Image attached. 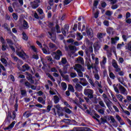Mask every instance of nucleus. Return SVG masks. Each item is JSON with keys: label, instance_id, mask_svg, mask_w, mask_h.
Masks as SVG:
<instances>
[{"label": "nucleus", "instance_id": "1", "mask_svg": "<svg viewBox=\"0 0 131 131\" xmlns=\"http://www.w3.org/2000/svg\"><path fill=\"white\" fill-rule=\"evenodd\" d=\"M18 104L17 103H16L14 105L15 111H13L12 116L11 113H9V112L8 113V114L6 118V120H7V121L8 122H10L11 119H12L13 120H15V118H16V112H18Z\"/></svg>", "mask_w": 131, "mask_h": 131}, {"label": "nucleus", "instance_id": "2", "mask_svg": "<svg viewBox=\"0 0 131 131\" xmlns=\"http://www.w3.org/2000/svg\"><path fill=\"white\" fill-rule=\"evenodd\" d=\"M16 54L17 56H18L19 57L21 58L24 60L25 59V56H27V54L25 53V52L23 50H20L18 48L16 50Z\"/></svg>", "mask_w": 131, "mask_h": 131}, {"label": "nucleus", "instance_id": "3", "mask_svg": "<svg viewBox=\"0 0 131 131\" xmlns=\"http://www.w3.org/2000/svg\"><path fill=\"white\" fill-rule=\"evenodd\" d=\"M93 90L92 89H84V94L86 96H88L90 99L93 98Z\"/></svg>", "mask_w": 131, "mask_h": 131}, {"label": "nucleus", "instance_id": "4", "mask_svg": "<svg viewBox=\"0 0 131 131\" xmlns=\"http://www.w3.org/2000/svg\"><path fill=\"white\" fill-rule=\"evenodd\" d=\"M2 27L4 28L5 29H6V30H7L8 32H10V34L12 36L13 39L16 38V36L13 34L10 30V28L8 27V24H4V25L2 26Z\"/></svg>", "mask_w": 131, "mask_h": 131}, {"label": "nucleus", "instance_id": "5", "mask_svg": "<svg viewBox=\"0 0 131 131\" xmlns=\"http://www.w3.org/2000/svg\"><path fill=\"white\" fill-rule=\"evenodd\" d=\"M36 43L38 45V46H39V47H40V48L42 49L43 53L46 54H50V51H48V50H47L46 48H42V43L39 41H36Z\"/></svg>", "mask_w": 131, "mask_h": 131}, {"label": "nucleus", "instance_id": "6", "mask_svg": "<svg viewBox=\"0 0 131 131\" xmlns=\"http://www.w3.org/2000/svg\"><path fill=\"white\" fill-rule=\"evenodd\" d=\"M41 3L40 1H34L33 2H31V6L32 9H36L39 6V3Z\"/></svg>", "mask_w": 131, "mask_h": 131}, {"label": "nucleus", "instance_id": "7", "mask_svg": "<svg viewBox=\"0 0 131 131\" xmlns=\"http://www.w3.org/2000/svg\"><path fill=\"white\" fill-rule=\"evenodd\" d=\"M79 80H80L79 83L81 84L83 86H86L89 84L86 79L84 78H80Z\"/></svg>", "mask_w": 131, "mask_h": 131}, {"label": "nucleus", "instance_id": "8", "mask_svg": "<svg viewBox=\"0 0 131 131\" xmlns=\"http://www.w3.org/2000/svg\"><path fill=\"white\" fill-rule=\"evenodd\" d=\"M93 47L95 51H98L100 50L101 46L99 44V42L98 41H95L94 43Z\"/></svg>", "mask_w": 131, "mask_h": 131}, {"label": "nucleus", "instance_id": "9", "mask_svg": "<svg viewBox=\"0 0 131 131\" xmlns=\"http://www.w3.org/2000/svg\"><path fill=\"white\" fill-rule=\"evenodd\" d=\"M62 56V53L60 50H58L56 51V54H55V56H54V59L57 60H59L60 57Z\"/></svg>", "mask_w": 131, "mask_h": 131}, {"label": "nucleus", "instance_id": "10", "mask_svg": "<svg viewBox=\"0 0 131 131\" xmlns=\"http://www.w3.org/2000/svg\"><path fill=\"white\" fill-rule=\"evenodd\" d=\"M119 90L120 91H121V94H123L124 95L126 96L127 95V93L126 92V89H125V88H124L120 84H119Z\"/></svg>", "mask_w": 131, "mask_h": 131}, {"label": "nucleus", "instance_id": "11", "mask_svg": "<svg viewBox=\"0 0 131 131\" xmlns=\"http://www.w3.org/2000/svg\"><path fill=\"white\" fill-rule=\"evenodd\" d=\"M30 69V67L28 66V64H25L23 66V69H19V71L23 72H25L26 71L29 70Z\"/></svg>", "mask_w": 131, "mask_h": 131}, {"label": "nucleus", "instance_id": "12", "mask_svg": "<svg viewBox=\"0 0 131 131\" xmlns=\"http://www.w3.org/2000/svg\"><path fill=\"white\" fill-rule=\"evenodd\" d=\"M117 120L120 122L121 125H125V122H124L123 120H122L121 118L118 115L116 116Z\"/></svg>", "mask_w": 131, "mask_h": 131}, {"label": "nucleus", "instance_id": "13", "mask_svg": "<svg viewBox=\"0 0 131 131\" xmlns=\"http://www.w3.org/2000/svg\"><path fill=\"white\" fill-rule=\"evenodd\" d=\"M83 86L79 84H76L75 86V89L78 92H81L83 89Z\"/></svg>", "mask_w": 131, "mask_h": 131}, {"label": "nucleus", "instance_id": "14", "mask_svg": "<svg viewBox=\"0 0 131 131\" xmlns=\"http://www.w3.org/2000/svg\"><path fill=\"white\" fill-rule=\"evenodd\" d=\"M37 101L43 105H45L46 103L45 100H44L41 97H39L37 98Z\"/></svg>", "mask_w": 131, "mask_h": 131}, {"label": "nucleus", "instance_id": "15", "mask_svg": "<svg viewBox=\"0 0 131 131\" xmlns=\"http://www.w3.org/2000/svg\"><path fill=\"white\" fill-rule=\"evenodd\" d=\"M99 1H95L93 4V8L92 9V10L93 12H94L95 9H97L98 7V6L99 5Z\"/></svg>", "mask_w": 131, "mask_h": 131}, {"label": "nucleus", "instance_id": "16", "mask_svg": "<svg viewBox=\"0 0 131 131\" xmlns=\"http://www.w3.org/2000/svg\"><path fill=\"white\" fill-rule=\"evenodd\" d=\"M53 100L54 104H56L59 102L60 99L57 95H55L53 96Z\"/></svg>", "mask_w": 131, "mask_h": 131}, {"label": "nucleus", "instance_id": "17", "mask_svg": "<svg viewBox=\"0 0 131 131\" xmlns=\"http://www.w3.org/2000/svg\"><path fill=\"white\" fill-rule=\"evenodd\" d=\"M106 119H107L106 116H104V118L101 117L100 118V120L101 121V123H100V125H101V124H104L105 123H107V121Z\"/></svg>", "mask_w": 131, "mask_h": 131}, {"label": "nucleus", "instance_id": "18", "mask_svg": "<svg viewBox=\"0 0 131 131\" xmlns=\"http://www.w3.org/2000/svg\"><path fill=\"white\" fill-rule=\"evenodd\" d=\"M77 63H81V64H84V61L83 57H80V56H79L78 57V59H77Z\"/></svg>", "mask_w": 131, "mask_h": 131}, {"label": "nucleus", "instance_id": "19", "mask_svg": "<svg viewBox=\"0 0 131 131\" xmlns=\"http://www.w3.org/2000/svg\"><path fill=\"white\" fill-rule=\"evenodd\" d=\"M62 111L66 112V113H68L69 114H71L72 112V111L70 108H67V107H66V106L63 107Z\"/></svg>", "mask_w": 131, "mask_h": 131}, {"label": "nucleus", "instance_id": "20", "mask_svg": "<svg viewBox=\"0 0 131 131\" xmlns=\"http://www.w3.org/2000/svg\"><path fill=\"white\" fill-rule=\"evenodd\" d=\"M23 27H24L25 30H27L29 28V26L28 23L25 20H24V24H23Z\"/></svg>", "mask_w": 131, "mask_h": 131}, {"label": "nucleus", "instance_id": "21", "mask_svg": "<svg viewBox=\"0 0 131 131\" xmlns=\"http://www.w3.org/2000/svg\"><path fill=\"white\" fill-rule=\"evenodd\" d=\"M86 34L88 36H92L93 35V30L91 28L86 30Z\"/></svg>", "mask_w": 131, "mask_h": 131}, {"label": "nucleus", "instance_id": "22", "mask_svg": "<svg viewBox=\"0 0 131 131\" xmlns=\"http://www.w3.org/2000/svg\"><path fill=\"white\" fill-rule=\"evenodd\" d=\"M61 62L63 65H64V64H67L68 63V60H67L66 57H62Z\"/></svg>", "mask_w": 131, "mask_h": 131}, {"label": "nucleus", "instance_id": "23", "mask_svg": "<svg viewBox=\"0 0 131 131\" xmlns=\"http://www.w3.org/2000/svg\"><path fill=\"white\" fill-rule=\"evenodd\" d=\"M61 85H62V90L63 91H66L67 89V83H65V82H62Z\"/></svg>", "mask_w": 131, "mask_h": 131}, {"label": "nucleus", "instance_id": "24", "mask_svg": "<svg viewBox=\"0 0 131 131\" xmlns=\"http://www.w3.org/2000/svg\"><path fill=\"white\" fill-rule=\"evenodd\" d=\"M113 31V28L112 27H108L106 29L107 33H108L109 35L111 34V32Z\"/></svg>", "mask_w": 131, "mask_h": 131}, {"label": "nucleus", "instance_id": "25", "mask_svg": "<svg viewBox=\"0 0 131 131\" xmlns=\"http://www.w3.org/2000/svg\"><path fill=\"white\" fill-rule=\"evenodd\" d=\"M58 2H59L58 1H49L48 2V4H49V5L50 6H52L54 5V3H58Z\"/></svg>", "mask_w": 131, "mask_h": 131}, {"label": "nucleus", "instance_id": "26", "mask_svg": "<svg viewBox=\"0 0 131 131\" xmlns=\"http://www.w3.org/2000/svg\"><path fill=\"white\" fill-rule=\"evenodd\" d=\"M48 45L50 49H54L56 48V45L52 42H49Z\"/></svg>", "mask_w": 131, "mask_h": 131}, {"label": "nucleus", "instance_id": "27", "mask_svg": "<svg viewBox=\"0 0 131 131\" xmlns=\"http://www.w3.org/2000/svg\"><path fill=\"white\" fill-rule=\"evenodd\" d=\"M112 66L115 69H117L119 67L117 63L116 62V60H114V61L112 62Z\"/></svg>", "mask_w": 131, "mask_h": 131}, {"label": "nucleus", "instance_id": "28", "mask_svg": "<svg viewBox=\"0 0 131 131\" xmlns=\"http://www.w3.org/2000/svg\"><path fill=\"white\" fill-rule=\"evenodd\" d=\"M1 61L4 65H7V64H8V62H7V60L5 58H1Z\"/></svg>", "mask_w": 131, "mask_h": 131}, {"label": "nucleus", "instance_id": "29", "mask_svg": "<svg viewBox=\"0 0 131 131\" xmlns=\"http://www.w3.org/2000/svg\"><path fill=\"white\" fill-rule=\"evenodd\" d=\"M28 37L25 32H23V39L27 41L28 40Z\"/></svg>", "mask_w": 131, "mask_h": 131}, {"label": "nucleus", "instance_id": "30", "mask_svg": "<svg viewBox=\"0 0 131 131\" xmlns=\"http://www.w3.org/2000/svg\"><path fill=\"white\" fill-rule=\"evenodd\" d=\"M12 17L15 20H17V19L18 18V14H17V13H13L12 14Z\"/></svg>", "mask_w": 131, "mask_h": 131}, {"label": "nucleus", "instance_id": "31", "mask_svg": "<svg viewBox=\"0 0 131 131\" xmlns=\"http://www.w3.org/2000/svg\"><path fill=\"white\" fill-rule=\"evenodd\" d=\"M92 100L93 102L95 104H98V99L95 97H94V96H93V98H92V99H91Z\"/></svg>", "mask_w": 131, "mask_h": 131}, {"label": "nucleus", "instance_id": "32", "mask_svg": "<svg viewBox=\"0 0 131 131\" xmlns=\"http://www.w3.org/2000/svg\"><path fill=\"white\" fill-rule=\"evenodd\" d=\"M68 90H69L71 92H72V93L75 92V90L74 89L73 86L71 84L69 85Z\"/></svg>", "mask_w": 131, "mask_h": 131}, {"label": "nucleus", "instance_id": "33", "mask_svg": "<svg viewBox=\"0 0 131 131\" xmlns=\"http://www.w3.org/2000/svg\"><path fill=\"white\" fill-rule=\"evenodd\" d=\"M47 75L48 76V77L52 80L53 81H55V79L53 78V77L51 75V74L49 73H48L47 74Z\"/></svg>", "mask_w": 131, "mask_h": 131}, {"label": "nucleus", "instance_id": "34", "mask_svg": "<svg viewBox=\"0 0 131 131\" xmlns=\"http://www.w3.org/2000/svg\"><path fill=\"white\" fill-rule=\"evenodd\" d=\"M6 41H7V43L9 45V46L13 45V42L10 39H6Z\"/></svg>", "mask_w": 131, "mask_h": 131}, {"label": "nucleus", "instance_id": "35", "mask_svg": "<svg viewBox=\"0 0 131 131\" xmlns=\"http://www.w3.org/2000/svg\"><path fill=\"white\" fill-rule=\"evenodd\" d=\"M55 108L58 111H62L63 107H61L59 104H57L56 106H55Z\"/></svg>", "mask_w": 131, "mask_h": 131}, {"label": "nucleus", "instance_id": "36", "mask_svg": "<svg viewBox=\"0 0 131 131\" xmlns=\"http://www.w3.org/2000/svg\"><path fill=\"white\" fill-rule=\"evenodd\" d=\"M116 96L118 99L119 101H122L123 96L121 94L116 95Z\"/></svg>", "mask_w": 131, "mask_h": 131}, {"label": "nucleus", "instance_id": "37", "mask_svg": "<svg viewBox=\"0 0 131 131\" xmlns=\"http://www.w3.org/2000/svg\"><path fill=\"white\" fill-rule=\"evenodd\" d=\"M110 78H111L112 79L115 80V78H116V76H115V75L114 74V73L111 72V73H110Z\"/></svg>", "mask_w": 131, "mask_h": 131}, {"label": "nucleus", "instance_id": "38", "mask_svg": "<svg viewBox=\"0 0 131 131\" xmlns=\"http://www.w3.org/2000/svg\"><path fill=\"white\" fill-rule=\"evenodd\" d=\"M106 62H107V58H106V57H105V56H103V60L101 61V62H100V63L101 64H105Z\"/></svg>", "mask_w": 131, "mask_h": 131}, {"label": "nucleus", "instance_id": "39", "mask_svg": "<svg viewBox=\"0 0 131 131\" xmlns=\"http://www.w3.org/2000/svg\"><path fill=\"white\" fill-rule=\"evenodd\" d=\"M21 95L23 96H27V92L26 90H23L20 91Z\"/></svg>", "mask_w": 131, "mask_h": 131}, {"label": "nucleus", "instance_id": "40", "mask_svg": "<svg viewBox=\"0 0 131 131\" xmlns=\"http://www.w3.org/2000/svg\"><path fill=\"white\" fill-rule=\"evenodd\" d=\"M61 76L66 80H69V76L68 75H64V74H61Z\"/></svg>", "mask_w": 131, "mask_h": 131}, {"label": "nucleus", "instance_id": "41", "mask_svg": "<svg viewBox=\"0 0 131 131\" xmlns=\"http://www.w3.org/2000/svg\"><path fill=\"white\" fill-rule=\"evenodd\" d=\"M25 85L28 88L30 89L31 86V84H30L28 81H26L25 83Z\"/></svg>", "mask_w": 131, "mask_h": 131}, {"label": "nucleus", "instance_id": "42", "mask_svg": "<svg viewBox=\"0 0 131 131\" xmlns=\"http://www.w3.org/2000/svg\"><path fill=\"white\" fill-rule=\"evenodd\" d=\"M99 104L100 105V106H101L103 108H105L106 106L105 105L104 102L102 101H100L99 102Z\"/></svg>", "mask_w": 131, "mask_h": 131}, {"label": "nucleus", "instance_id": "43", "mask_svg": "<svg viewBox=\"0 0 131 131\" xmlns=\"http://www.w3.org/2000/svg\"><path fill=\"white\" fill-rule=\"evenodd\" d=\"M113 87H114L115 92L117 94H119V93H120V92H119V90L118 88H117V87L116 86L115 84L113 85Z\"/></svg>", "mask_w": 131, "mask_h": 131}, {"label": "nucleus", "instance_id": "44", "mask_svg": "<svg viewBox=\"0 0 131 131\" xmlns=\"http://www.w3.org/2000/svg\"><path fill=\"white\" fill-rule=\"evenodd\" d=\"M70 77L72 78H74L77 77L76 73H70Z\"/></svg>", "mask_w": 131, "mask_h": 131}, {"label": "nucleus", "instance_id": "45", "mask_svg": "<svg viewBox=\"0 0 131 131\" xmlns=\"http://www.w3.org/2000/svg\"><path fill=\"white\" fill-rule=\"evenodd\" d=\"M99 10H97L96 11V12L94 14V18H98L99 17Z\"/></svg>", "mask_w": 131, "mask_h": 131}, {"label": "nucleus", "instance_id": "46", "mask_svg": "<svg viewBox=\"0 0 131 131\" xmlns=\"http://www.w3.org/2000/svg\"><path fill=\"white\" fill-rule=\"evenodd\" d=\"M112 14H113L112 12L111 11H110V10H107V11H106V12L105 13V14H106L107 16H109V17L111 16V15H112Z\"/></svg>", "mask_w": 131, "mask_h": 131}, {"label": "nucleus", "instance_id": "47", "mask_svg": "<svg viewBox=\"0 0 131 131\" xmlns=\"http://www.w3.org/2000/svg\"><path fill=\"white\" fill-rule=\"evenodd\" d=\"M24 116L26 117V118H28L30 116H31V113H27V112H25L24 113Z\"/></svg>", "mask_w": 131, "mask_h": 131}, {"label": "nucleus", "instance_id": "48", "mask_svg": "<svg viewBox=\"0 0 131 131\" xmlns=\"http://www.w3.org/2000/svg\"><path fill=\"white\" fill-rule=\"evenodd\" d=\"M121 108H122V110H123V112H124V113H125L126 115H127L128 116L130 115V113L129 111L126 110L124 111L122 107H121Z\"/></svg>", "mask_w": 131, "mask_h": 131}, {"label": "nucleus", "instance_id": "49", "mask_svg": "<svg viewBox=\"0 0 131 131\" xmlns=\"http://www.w3.org/2000/svg\"><path fill=\"white\" fill-rule=\"evenodd\" d=\"M97 38L98 39H101L103 38V33H99L97 34Z\"/></svg>", "mask_w": 131, "mask_h": 131}, {"label": "nucleus", "instance_id": "50", "mask_svg": "<svg viewBox=\"0 0 131 131\" xmlns=\"http://www.w3.org/2000/svg\"><path fill=\"white\" fill-rule=\"evenodd\" d=\"M94 77L97 80H100V76L98 73L94 74Z\"/></svg>", "mask_w": 131, "mask_h": 131}, {"label": "nucleus", "instance_id": "51", "mask_svg": "<svg viewBox=\"0 0 131 131\" xmlns=\"http://www.w3.org/2000/svg\"><path fill=\"white\" fill-rule=\"evenodd\" d=\"M119 7V5H113V6H112V9L113 10H116L117 8H118Z\"/></svg>", "mask_w": 131, "mask_h": 131}, {"label": "nucleus", "instance_id": "52", "mask_svg": "<svg viewBox=\"0 0 131 131\" xmlns=\"http://www.w3.org/2000/svg\"><path fill=\"white\" fill-rule=\"evenodd\" d=\"M100 83L98 81H95V83L97 84L98 87H99L100 88H102V86L101 85V81H100Z\"/></svg>", "mask_w": 131, "mask_h": 131}, {"label": "nucleus", "instance_id": "53", "mask_svg": "<svg viewBox=\"0 0 131 131\" xmlns=\"http://www.w3.org/2000/svg\"><path fill=\"white\" fill-rule=\"evenodd\" d=\"M88 81H89L90 83L93 86L95 87V84L93 82V81L92 78H90L88 80Z\"/></svg>", "mask_w": 131, "mask_h": 131}, {"label": "nucleus", "instance_id": "54", "mask_svg": "<svg viewBox=\"0 0 131 131\" xmlns=\"http://www.w3.org/2000/svg\"><path fill=\"white\" fill-rule=\"evenodd\" d=\"M31 49L34 52H37V48L35 47V46H31Z\"/></svg>", "mask_w": 131, "mask_h": 131}, {"label": "nucleus", "instance_id": "55", "mask_svg": "<svg viewBox=\"0 0 131 131\" xmlns=\"http://www.w3.org/2000/svg\"><path fill=\"white\" fill-rule=\"evenodd\" d=\"M72 1H63V5L66 6L71 3Z\"/></svg>", "mask_w": 131, "mask_h": 131}, {"label": "nucleus", "instance_id": "56", "mask_svg": "<svg viewBox=\"0 0 131 131\" xmlns=\"http://www.w3.org/2000/svg\"><path fill=\"white\" fill-rule=\"evenodd\" d=\"M61 121H62V122H63V123H69V122H70L71 120L69 119H64L62 120Z\"/></svg>", "mask_w": 131, "mask_h": 131}, {"label": "nucleus", "instance_id": "57", "mask_svg": "<svg viewBox=\"0 0 131 131\" xmlns=\"http://www.w3.org/2000/svg\"><path fill=\"white\" fill-rule=\"evenodd\" d=\"M116 42H117V41H116V40L114 38H111V43L112 45L116 44Z\"/></svg>", "mask_w": 131, "mask_h": 131}, {"label": "nucleus", "instance_id": "58", "mask_svg": "<svg viewBox=\"0 0 131 131\" xmlns=\"http://www.w3.org/2000/svg\"><path fill=\"white\" fill-rule=\"evenodd\" d=\"M113 104V103H112V102L111 101L109 102H107L106 104L107 106L110 108L111 107V105Z\"/></svg>", "mask_w": 131, "mask_h": 131}, {"label": "nucleus", "instance_id": "59", "mask_svg": "<svg viewBox=\"0 0 131 131\" xmlns=\"http://www.w3.org/2000/svg\"><path fill=\"white\" fill-rule=\"evenodd\" d=\"M99 113L101 114V115H104V110L103 109H99L98 110Z\"/></svg>", "mask_w": 131, "mask_h": 131}, {"label": "nucleus", "instance_id": "60", "mask_svg": "<svg viewBox=\"0 0 131 131\" xmlns=\"http://www.w3.org/2000/svg\"><path fill=\"white\" fill-rule=\"evenodd\" d=\"M103 24L104 25V26H105L106 27H108L109 26V21L108 20H104V21H103Z\"/></svg>", "mask_w": 131, "mask_h": 131}, {"label": "nucleus", "instance_id": "61", "mask_svg": "<svg viewBox=\"0 0 131 131\" xmlns=\"http://www.w3.org/2000/svg\"><path fill=\"white\" fill-rule=\"evenodd\" d=\"M63 29H64L67 31V32H68L69 30V25H64V27Z\"/></svg>", "mask_w": 131, "mask_h": 131}, {"label": "nucleus", "instance_id": "62", "mask_svg": "<svg viewBox=\"0 0 131 131\" xmlns=\"http://www.w3.org/2000/svg\"><path fill=\"white\" fill-rule=\"evenodd\" d=\"M128 18H130V13L129 12H127L126 13V19H127Z\"/></svg>", "mask_w": 131, "mask_h": 131}, {"label": "nucleus", "instance_id": "63", "mask_svg": "<svg viewBox=\"0 0 131 131\" xmlns=\"http://www.w3.org/2000/svg\"><path fill=\"white\" fill-rule=\"evenodd\" d=\"M32 58L33 59H35L36 60H38L39 59V56L38 55H33L32 56Z\"/></svg>", "mask_w": 131, "mask_h": 131}, {"label": "nucleus", "instance_id": "64", "mask_svg": "<svg viewBox=\"0 0 131 131\" xmlns=\"http://www.w3.org/2000/svg\"><path fill=\"white\" fill-rule=\"evenodd\" d=\"M51 72H58L57 70L55 68H52L51 69Z\"/></svg>", "mask_w": 131, "mask_h": 131}]
</instances>
